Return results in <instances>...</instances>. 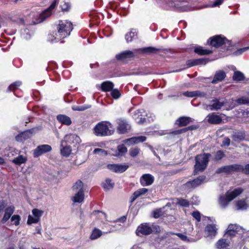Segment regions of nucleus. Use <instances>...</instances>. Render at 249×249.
<instances>
[{
	"instance_id": "obj_1",
	"label": "nucleus",
	"mask_w": 249,
	"mask_h": 249,
	"mask_svg": "<svg viewBox=\"0 0 249 249\" xmlns=\"http://www.w3.org/2000/svg\"><path fill=\"white\" fill-rule=\"evenodd\" d=\"M57 33L50 34L48 41L52 43L57 42L70 36L73 29L72 23L68 20H60L57 27Z\"/></svg>"
},
{
	"instance_id": "obj_2",
	"label": "nucleus",
	"mask_w": 249,
	"mask_h": 249,
	"mask_svg": "<svg viewBox=\"0 0 249 249\" xmlns=\"http://www.w3.org/2000/svg\"><path fill=\"white\" fill-rule=\"evenodd\" d=\"M158 49L153 47H148L143 49H135L133 51H125L116 55L117 59L121 61H124L127 58H132L136 56L138 54L142 52H148L155 53L158 51Z\"/></svg>"
},
{
	"instance_id": "obj_3",
	"label": "nucleus",
	"mask_w": 249,
	"mask_h": 249,
	"mask_svg": "<svg viewBox=\"0 0 249 249\" xmlns=\"http://www.w3.org/2000/svg\"><path fill=\"white\" fill-rule=\"evenodd\" d=\"M243 190L239 187L232 191L229 190L227 191L225 195L219 196L218 198L219 205L221 208H225L228 205L229 202L240 195L243 192Z\"/></svg>"
},
{
	"instance_id": "obj_4",
	"label": "nucleus",
	"mask_w": 249,
	"mask_h": 249,
	"mask_svg": "<svg viewBox=\"0 0 249 249\" xmlns=\"http://www.w3.org/2000/svg\"><path fill=\"white\" fill-rule=\"evenodd\" d=\"M112 124L109 122L102 121L98 123L94 127L93 130L95 135L97 136H106L113 133Z\"/></svg>"
},
{
	"instance_id": "obj_5",
	"label": "nucleus",
	"mask_w": 249,
	"mask_h": 249,
	"mask_svg": "<svg viewBox=\"0 0 249 249\" xmlns=\"http://www.w3.org/2000/svg\"><path fill=\"white\" fill-rule=\"evenodd\" d=\"M15 207L12 205L7 207L4 210V213L1 220L2 223H5L11 218V221L13 225L16 226H18L19 225L21 220L20 216L18 214L12 215L15 211Z\"/></svg>"
},
{
	"instance_id": "obj_6",
	"label": "nucleus",
	"mask_w": 249,
	"mask_h": 249,
	"mask_svg": "<svg viewBox=\"0 0 249 249\" xmlns=\"http://www.w3.org/2000/svg\"><path fill=\"white\" fill-rule=\"evenodd\" d=\"M211 154L204 153L196 157V164L195 165V174L203 172L207 166Z\"/></svg>"
},
{
	"instance_id": "obj_7",
	"label": "nucleus",
	"mask_w": 249,
	"mask_h": 249,
	"mask_svg": "<svg viewBox=\"0 0 249 249\" xmlns=\"http://www.w3.org/2000/svg\"><path fill=\"white\" fill-rule=\"evenodd\" d=\"M72 191L75 195L71 199L74 203H82L84 200V185L82 181L78 180L72 186Z\"/></svg>"
},
{
	"instance_id": "obj_8",
	"label": "nucleus",
	"mask_w": 249,
	"mask_h": 249,
	"mask_svg": "<svg viewBox=\"0 0 249 249\" xmlns=\"http://www.w3.org/2000/svg\"><path fill=\"white\" fill-rule=\"evenodd\" d=\"M39 127L33 128L30 129L25 130L16 137V140L19 142H22L31 138L32 135L39 130Z\"/></svg>"
},
{
	"instance_id": "obj_9",
	"label": "nucleus",
	"mask_w": 249,
	"mask_h": 249,
	"mask_svg": "<svg viewBox=\"0 0 249 249\" xmlns=\"http://www.w3.org/2000/svg\"><path fill=\"white\" fill-rule=\"evenodd\" d=\"M242 165L239 164H232L227 165L219 168L217 169L216 173H231L234 172H241Z\"/></svg>"
},
{
	"instance_id": "obj_10",
	"label": "nucleus",
	"mask_w": 249,
	"mask_h": 249,
	"mask_svg": "<svg viewBox=\"0 0 249 249\" xmlns=\"http://www.w3.org/2000/svg\"><path fill=\"white\" fill-rule=\"evenodd\" d=\"M117 124L118 126L117 130L119 134L126 133L131 129L130 124L125 120L119 119L117 120Z\"/></svg>"
},
{
	"instance_id": "obj_11",
	"label": "nucleus",
	"mask_w": 249,
	"mask_h": 249,
	"mask_svg": "<svg viewBox=\"0 0 249 249\" xmlns=\"http://www.w3.org/2000/svg\"><path fill=\"white\" fill-rule=\"evenodd\" d=\"M153 228L154 226L149 223L142 224L138 227L136 230L137 234L138 235H149L152 233Z\"/></svg>"
},
{
	"instance_id": "obj_12",
	"label": "nucleus",
	"mask_w": 249,
	"mask_h": 249,
	"mask_svg": "<svg viewBox=\"0 0 249 249\" xmlns=\"http://www.w3.org/2000/svg\"><path fill=\"white\" fill-rule=\"evenodd\" d=\"M206 179V176H201L192 181L187 182L184 185L186 188L188 189H194L204 182Z\"/></svg>"
},
{
	"instance_id": "obj_13",
	"label": "nucleus",
	"mask_w": 249,
	"mask_h": 249,
	"mask_svg": "<svg viewBox=\"0 0 249 249\" xmlns=\"http://www.w3.org/2000/svg\"><path fill=\"white\" fill-rule=\"evenodd\" d=\"M225 103L223 101H221L219 99L215 98L210 101L209 105H206V109L213 110H218L224 106Z\"/></svg>"
},
{
	"instance_id": "obj_14",
	"label": "nucleus",
	"mask_w": 249,
	"mask_h": 249,
	"mask_svg": "<svg viewBox=\"0 0 249 249\" xmlns=\"http://www.w3.org/2000/svg\"><path fill=\"white\" fill-rule=\"evenodd\" d=\"M128 167L129 165L125 164H109L107 165V169L115 173H123L125 171Z\"/></svg>"
},
{
	"instance_id": "obj_15",
	"label": "nucleus",
	"mask_w": 249,
	"mask_h": 249,
	"mask_svg": "<svg viewBox=\"0 0 249 249\" xmlns=\"http://www.w3.org/2000/svg\"><path fill=\"white\" fill-rule=\"evenodd\" d=\"M209 40H211L210 45L214 47H219L225 43L226 39L221 35H218L210 38Z\"/></svg>"
},
{
	"instance_id": "obj_16",
	"label": "nucleus",
	"mask_w": 249,
	"mask_h": 249,
	"mask_svg": "<svg viewBox=\"0 0 249 249\" xmlns=\"http://www.w3.org/2000/svg\"><path fill=\"white\" fill-rule=\"evenodd\" d=\"M206 119L209 123L214 124H219L222 121V116L215 113L209 114L206 117Z\"/></svg>"
},
{
	"instance_id": "obj_17",
	"label": "nucleus",
	"mask_w": 249,
	"mask_h": 249,
	"mask_svg": "<svg viewBox=\"0 0 249 249\" xmlns=\"http://www.w3.org/2000/svg\"><path fill=\"white\" fill-rule=\"evenodd\" d=\"M146 139V137L143 136L134 137L124 140L123 142L128 146H130L133 144L144 142Z\"/></svg>"
},
{
	"instance_id": "obj_18",
	"label": "nucleus",
	"mask_w": 249,
	"mask_h": 249,
	"mask_svg": "<svg viewBox=\"0 0 249 249\" xmlns=\"http://www.w3.org/2000/svg\"><path fill=\"white\" fill-rule=\"evenodd\" d=\"M62 142H64L65 143H69L70 144H77L81 142V139L77 135L71 134L65 136Z\"/></svg>"
},
{
	"instance_id": "obj_19",
	"label": "nucleus",
	"mask_w": 249,
	"mask_h": 249,
	"mask_svg": "<svg viewBox=\"0 0 249 249\" xmlns=\"http://www.w3.org/2000/svg\"><path fill=\"white\" fill-rule=\"evenodd\" d=\"M154 180V177L149 174H144L140 178V182L142 186H146L151 185Z\"/></svg>"
},
{
	"instance_id": "obj_20",
	"label": "nucleus",
	"mask_w": 249,
	"mask_h": 249,
	"mask_svg": "<svg viewBox=\"0 0 249 249\" xmlns=\"http://www.w3.org/2000/svg\"><path fill=\"white\" fill-rule=\"evenodd\" d=\"M143 113H144L143 109H140L134 112L133 117L136 120L138 124H142L146 122V119L142 117V114Z\"/></svg>"
},
{
	"instance_id": "obj_21",
	"label": "nucleus",
	"mask_w": 249,
	"mask_h": 249,
	"mask_svg": "<svg viewBox=\"0 0 249 249\" xmlns=\"http://www.w3.org/2000/svg\"><path fill=\"white\" fill-rule=\"evenodd\" d=\"M148 192V189L145 188H141L135 191L130 198V202L132 204L138 197L144 195Z\"/></svg>"
},
{
	"instance_id": "obj_22",
	"label": "nucleus",
	"mask_w": 249,
	"mask_h": 249,
	"mask_svg": "<svg viewBox=\"0 0 249 249\" xmlns=\"http://www.w3.org/2000/svg\"><path fill=\"white\" fill-rule=\"evenodd\" d=\"M61 154L64 157H68L71 152V149L70 146L67 145L64 142H61Z\"/></svg>"
},
{
	"instance_id": "obj_23",
	"label": "nucleus",
	"mask_w": 249,
	"mask_h": 249,
	"mask_svg": "<svg viewBox=\"0 0 249 249\" xmlns=\"http://www.w3.org/2000/svg\"><path fill=\"white\" fill-rule=\"evenodd\" d=\"M225 77L226 73L224 71L221 70L217 71L215 73L212 83H217L219 82L222 81Z\"/></svg>"
},
{
	"instance_id": "obj_24",
	"label": "nucleus",
	"mask_w": 249,
	"mask_h": 249,
	"mask_svg": "<svg viewBox=\"0 0 249 249\" xmlns=\"http://www.w3.org/2000/svg\"><path fill=\"white\" fill-rule=\"evenodd\" d=\"M47 152V144L41 145L37 146L33 152L34 157L37 158Z\"/></svg>"
},
{
	"instance_id": "obj_25",
	"label": "nucleus",
	"mask_w": 249,
	"mask_h": 249,
	"mask_svg": "<svg viewBox=\"0 0 249 249\" xmlns=\"http://www.w3.org/2000/svg\"><path fill=\"white\" fill-rule=\"evenodd\" d=\"M239 228V227L236 225H229L225 236H232L235 235V233L238 231Z\"/></svg>"
},
{
	"instance_id": "obj_26",
	"label": "nucleus",
	"mask_w": 249,
	"mask_h": 249,
	"mask_svg": "<svg viewBox=\"0 0 249 249\" xmlns=\"http://www.w3.org/2000/svg\"><path fill=\"white\" fill-rule=\"evenodd\" d=\"M230 244V240L228 239H221L216 244L218 249H228Z\"/></svg>"
},
{
	"instance_id": "obj_27",
	"label": "nucleus",
	"mask_w": 249,
	"mask_h": 249,
	"mask_svg": "<svg viewBox=\"0 0 249 249\" xmlns=\"http://www.w3.org/2000/svg\"><path fill=\"white\" fill-rule=\"evenodd\" d=\"M56 119L59 122L66 125H70L72 123L71 118L65 115H58L57 116Z\"/></svg>"
},
{
	"instance_id": "obj_28",
	"label": "nucleus",
	"mask_w": 249,
	"mask_h": 249,
	"mask_svg": "<svg viewBox=\"0 0 249 249\" xmlns=\"http://www.w3.org/2000/svg\"><path fill=\"white\" fill-rule=\"evenodd\" d=\"M182 94L188 97H205L206 94L204 92H201L199 90H196L193 91H186L182 93Z\"/></svg>"
},
{
	"instance_id": "obj_29",
	"label": "nucleus",
	"mask_w": 249,
	"mask_h": 249,
	"mask_svg": "<svg viewBox=\"0 0 249 249\" xmlns=\"http://www.w3.org/2000/svg\"><path fill=\"white\" fill-rule=\"evenodd\" d=\"M38 18L36 20L33 19L32 23L29 24H36L42 22L47 18V9H45L41 13L37 14L36 15Z\"/></svg>"
},
{
	"instance_id": "obj_30",
	"label": "nucleus",
	"mask_w": 249,
	"mask_h": 249,
	"mask_svg": "<svg viewBox=\"0 0 249 249\" xmlns=\"http://www.w3.org/2000/svg\"><path fill=\"white\" fill-rule=\"evenodd\" d=\"M192 121V119L187 117H181L179 118L176 122V124L180 126H186Z\"/></svg>"
},
{
	"instance_id": "obj_31",
	"label": "nucleus",
	"mask_w": 249,
	"mask_h": 249,
	"mask_svg": "<svg viewBox=\"0 0 249 249\" xmlns=\"http://www.w3.org/2000/svg\"><path fill=\"white\" fill-rule=\"evenodd\" d=\"M217 230L215 225H208L205 228V232L208 236H214L217 233Z\"/></svg>"
},
{
	"instance_id": "obj_32",
	"label": "nucleus",
	"mask_w": 249,
	"mask_h": 249,
	"mask_svg": "<svg viewBox=\"0 0 249 249\" xmlns=\"http://www.w3.org/2000/svg\"><path fill=\"white\" fill-rule=\"evenodd\" d=\"M137 36V32L135 29H131L125 35V39L127 43L131 42Z\"/></svg>"
},
{
	"instance_id": "obj_33",
	"label": "nucleus",
	"mask_w": 249,
	"mask_h": 249,
	"mask_svg": "<svg viewBox=\"0 0 249 249\" xmlns=\"http://www.w3.org/2000/svg\"><path fill=\"white\" fill-rule=\"evenodd\" d=\"M114 84L110 81L104 82L101 84L102 90L104 91H109L113 89Z\"/></svg>"
},
{
	"instance_id": "obj_34",
	"label": "nucleus",
	"mask_w": 249,
	"mask_h": 249,
	"mask_svg": "<svg viewBox=\"0 0 249 249\" xmlns=\"http://www.w3.org/2000/svg\"><path fill=\"white\" fill-rule=\"evenodd\" d=\"M208 61L204 59H197L192 60H188L187 62V65H189L190 67H191L195 65H197L199 64H205Z\"/></svg>"
},
{
	"instance_id": "obj_35",
	"label": "nucleus",
	"mask_w": 249,
	"mask_h": 249,
	"mask_svg": "<svg viewBox=\"0 0 249 249\" xmlns=\"http://www.w3.org/2000/svg\"><path fill=\"white\" fill-rule=\"evenodd\" d=\"M236 209L238 210H245L247 209L249 206L245 200H240L236 202Z\"/></svg>"
},
{
	"instance_id": "obj_36",
	"label": "nucleus",
	"mask_w": 249,
	"mask_h": 249,
	"mask_svg": "<svg viewBox=\"0 0 249 249\" xmlns=\"http://www.w3.org/2000/svg\"><path fill=\"white\" fill-rule=\"evenodd\" d=\"M195 52L200 55H206L212 53V51L205 49L203 47L198 46L195 49Z\"/></svg>"
},
{
	"instance_id": "obj_37",
	"label": "nucleus",
	"mask_w": 249,
	"mask_h": 249,
	"mask_svg": "<svg viewBox=\"0 0 249 249\" xmlns=\"http://www.w3.org/2000/svg\"><path fill=\"white\" fill-rule=\"evenodd\" d=\"M27 161V158L23 155H19L12 160V162L16 165H20Z\"/></svg>"
},
{
	"instance_id": "obj_38",
	"label": "nucleus",
	"mask_w": 249,
	"mask_h": 249,
	"mask_svg": "<svg viewBox=\"0 0 249 249\" xmlns=\"http://www.w3.org/2000/svg\"><path fill=\"white\" fill-rule=\"evenodd\" d=\"M232 79L234 81H240L245 79V76L241 71H235L232 76Z\"/></svg>"
},
{
	"instance_id": "obj_39",
	"label": "nucleus",
	"mask_w": 249,
	"mask_h": 249,
	"mask_svg": "<svg viewBox=\"0 0 249 249\" xmlns=\"http://www.w3.org/2000/svg\"><path fill=\"white\" fill-rule=\"evenodd\" d=\"M117 150L118 152L116 154V156H124L127 151V148L124 145V144H120L117 146Z\"/></svg>"
},
{
	"instance_id": "obj_40",
	"label": "nucleus",
	"mask_w": 249,
	"mask_h": 249,
	"mask_svg": "<svg viewBox=\"0 0 249 249\" xmlns=\"http://www.w3.org/2000/svg\"><path fill=\"white\" fill-rule=\"evenodd\" d=\"M192 10L191 7L186 2H181L178 7V10L180 12H185Z\"/></svg>"
},
{
	"instance_id": "obj_41",
	"label": "nucleus",
	"mask_w": 249,
	"mask_h": 249,
	"mask_svg": "<svg viewBox=\"0 0 249 249\" xmlns=\"http://www.w3.org/2000/svg\"><path fill=\"white\" fill-rule=\"evenodd\" d=\"M102 232L101 231L98 229H94L90 236V238L91 240H95L100 237L102 235Z\"/></svg>"
},
{
	"instance_id": "obj_42",
	"label": "nucleus",
	"mask_w": 249,
	"mask_h": 249,
	"mask_svg": "<svg viewBox=\"0 0 249 249\" xmlns=\"http://www.w3.org/2000/svg\"><path fill=\"white\" fill-rule=\"evenodd\" d=\"M21 85V82L19 81H16L11 84L8 88L7 90L8 91H14Z\"/></svg>"
},
{
	"instance_id": "obj_43",
	"label": "nucleus",
	"mask_w": 249,
	"mask_h": 249,
	"mask_svg": "<svg viewBox=\"0 0 249 249\" xmlns=\"http://www.w3.org/2000/svg\"><path fill=\"white\" fill-rule=\"evenodd\" d=\"M114 184L110 179H107L103 184V187L106 190H109L113 187Z\"/></svg>"
},
{
	"instance_id": "obj_44",
	"label": "nucleus",
	"mask_w": 249,
	"mask_h": 249,
	"mask_svg": "<svg viewBox=\"0 0 249 249\" xmlns=\"http://www.w3.org/2000/svg\"><path fill=\"white\" fill-rule=\"evenodd\" d=\"M93 153L99 156H105L107 155V151L101 148H95Z\"/></svg>"
},
{
	"instance_id": "obj_45",
	"label": "nucleus",
	"mask_w": 249,
	"mask_h": 249,
	"mask_svg": "<svg viewBox=\"0 0 249 249\" xmlns=\"http://www.w3.org/2000/svg\"><path fill=\"white\" fill-rule=\"evenodd\" d=\"M90 107V106L82 105V106H73L72 109L74 111H84Z\"/></svg>"
},
{
	"instance_id": "obj_46",
	"label": "nucleus",
	"mask_w": 249,
	"mask_h": 249,
	"mask_svg": "<svg viewBox=\"0 0 249 249\" xmlns=\"http://www.w3.org/2000/svg\"><path fill=\"white\" fill-rule=\"evenodd\" d=\"M32 33L26 29L21 31V36L26 40L30 39L32 36Z\"/></svg>"
},
{
	"instance_id": "obj_47",
	"label": "nucleus",
	"mask_w": 249,
	"mask_h": 249,
	"mask_svg": "<svg viewBox=\"0 0 249 249\" xmlns=\"http://www.w3.org/2000/svg\"><path fill=\"white\" fill-rule=\"evenodd\" d=\"M140 149L138 147H135L131 148L129 150V155L132 157H135L140 153Z\"/></svg>"
},
{
	"instance_id": "obj_48",
	"label": "nucleus",
	"mask_w": 249,
	"mask_h": 249,
	"mask_svg": "<svg viewBox=\"0 0 249 249\" xmlns=\"http://www.w3.org/2000/svg\"><path fill=\"white\" fill-rule=\"evenodd\" d=\"M232 139L235 141H239L244 139V135L242 132H237L233 134Z\"/></svg>"
},
{
	"instance_id": "obj_49",
	"label": "nucleus",
	"mask_w": 249,
	"mask_h": 249,
	"mask_svg": "<svg viewBox=\"0 0 249 249\" xmlns=\"http://www.w3.org/2000/svg\"><path fill=\"white\" fill-rule=\"evenodd\" d=\"M177 204L185 207H188L190 204V202L187 200L182 198L178 199Z\"/></svg>"
},
{
	"instance_id": "obj_50",
	"label": "nucleus",
	"mask_w": 249,
	"mask_h": 249,
	"mask_svg": "<svg viewBox=\"0 0 249 249\" xmlns=\"http://www.w3.org/2000/svg\"><path fill=\"white\" fill-rule=\"evenodd\" d=\"M42 211H40L37 209H34L32 210V213L33 216L36 217L38 221L39 220V218L42 214Z\"/></svg>"
},
{
	"instance_id": "obj_51",
	"label": "nucleus",
	"mask_w": 249,
	"mask_h": 249,
	"mask_svg": "<svg viewBox=\"0 0 249 249\" xmlns=\"http://www.w3.org/2000/svg\"><path fill=\"white\" fill-rule=\"evenodd\" d=\"M171 234H175L177 235L181 240L185 242H190V240L188 239L187 236L185 234L181 233H171Z\"/></svg>"
},
{
	"instance_id": "obj_52",
	"label": "nucleus",
	"mask_w": 249,
	"mask_h": 249,
	"mask_svg": "<svg viewBox=\"0 0 249 249\" xmlns=\"http://www.w3.org/2000/svg\"><path fill=\"white\" fill-rule=\"evenodd\" d=\"M236 102L239 104H247L249 103V97H242L238 99Z\"/></svg>"
},
{
	"instance_id": "obj_53",
	"label": "nucleus",
	"mask_w": 249,
	"mask_h": 249,
	"mask_svg": "<svg viewBox=\"0 0 249 249\" xmlns=\"http://www.w3.org/2000/svg\"><path fill=\"white\" fill-rule=\"evenodd\" d=\"M38 222L37 219L34 216H32L31 215H29L28 216L27 224L28 225H31L33 223H36Z\"/></svg>"
},
{
	"instance_id": "obj_54",
	"label": "nucleus",
	"mask_w": 249,
	"mask_h": 249,
	"mask_svg": "<svg viewBox=\"0 0 249 249\" xmlns=\"http://www.w3.org/2000/svg\"><path fill=\"white\" fill-rule=\"evenodd\" d=\"M111 94L114 99H118L121 95L119 91L116 89H112L111 91Z\"/></svg>"
},
{
	"instance_id": "obj_55",
	"label": "nucleus",
	"mask_w": 249,
	"mask_h": 249,
	"mask_svg": "<svg viewBox=\"0 0 249 249\" xmlns=\"http://www.w3.org/2000/svg\"><path fill=\"white\" fill-rule=\"evenodd\" d=\"M225 156L224 152L222 151H218L215 154V159L216 160H220L222 159Z\"/></svg>"
},
{
	"instance_id": "obj_56",
	"label": "nucleus",
	"mask_w": 249,
	"mask_h": 249,
	"mask_svg": "<svg viewBox=\"0 0 249 249\" xmlns=\"http://www.w3.org/2000/svg\"><path fill=\"white\" fill-rule=\"evenodd\" d=\"M193 217L195 218L197 221L199 222L201 220V214L198 211H195L192 214Z\"/></svg>"
},
{
	"instance_id": "obj_57",
	"label": "nucleus",
	"mask_w": 249,
	"mask_h": 249,
	"mask_svg": "<svg viewBox=\"0 0 249 249\" xmlns=\"http://www.w3.org/2000/svg\"><path fill=\"white\" fill-rule=\"evenodd\" d=\"M241 172H242L246 175H249V163L246 164L245 167L242 166V170Z\"/></svg>"
},
{
	"instance_id": "obj_58",
	"label": "nucleus",
	"mask_w": 249,
	"mask_h": 249,
	"mask_svg": "<svg viewBox=\"0 0 249 249\" xmlns=\"http://www.w3.org/2000/svg\"><path fill=\"white\" fill-rule=\"evenodd\" d=\"M162 215V211L161 209H158L155 211L153 213V216L156 218H159Z\"/></svg>"
},
{
	"instance_id": "obj_59",
	"label": "nucleus",
	"mask_w": 249,
	"mask_h": 249,
	"mask_svg": "<svg viewBox=\"0 0 249 249\" xmlns=\"http://www.w3.org/2000/svg\"><path fill=\"white\" fill-rule=\"evenodd\" d=\"M249 49V47H244L238 49L235 53L236 55H239L242 54L243 52L246 51Z\"/></svg>"
},
{
	"instance_id": "obj_60",
	"label": "nucleus",
	"mask_w": 249,
	"mask_h": 249,
	"mask_svg": "<svg viewBox=\"0 0 249 249\" xmlns=\"http://www.w3.org/2000/svg\"><path fill=\"white\" fill-rule=\"evenodd\" d=\"M57 3V0H54L51 4V6L49 8H48V17L50 15V14H49L50 11L53 10L55 7Z\"/></svg>"
},
{
	"instance_id": "obj_61",
	"label": "nucleus",
	"mask_w": 249,
	"mask_h": 249,
	"mask_svg": "<svg viewBox=\"0 0 249 249\" xmlns=\"http://www.w3.org/2000/svg\"><path fill=\"white\" fill-rule=\"evenodd\" d=\"M231 140L229 138H226L223 141V145L225 146H229L230 144Z\"/></svg>"
},
{
	"instance_id": "obj_62",
	"label": "nucleus",
	"mask_w": 249,
	"mask_h": 249,
	"mask_svg": "<svg viewBox=\"0 0 249 249\" xmlns=\"http://www.w3.org/2000/svg\"><path fill=\"white\" fill-rule=\"evenodd\" d=\"M224 0H216L212 6V7H216L221 4Z\"/></svg>"
},
{
	"instance_id": "obj_63",
	"label": "nucleus",
	"mask_w": 249,
	"mask_h": 249,
	"mask_svg": "<svg viewBox=\"0 0 249 249\" xmlns=\"http://www.w3.org/2000/svg\"><path fill=\"white\" fill-rule=\"evenodd\" d=\"M126 220V217L125 216H123L119 219H118L117 221L124 222Z\"/></svg>"
},
{
	"instance_id": "obj_64",
	"label": "nucleus",
	"mask_w": 249,
	"mask_h": 249,
	"mask_svg": "<svg viewBox=\"0 0 249 249\" xmlns=\"http://www.w3.org/2000/svg\"><path fill=\"white\" fill-rule=\"evenodd\" d=\"M99 214V216L101 217H104L106 218V215L105 213L102 212H97Z\"/></svg>"
}]
</instances>
